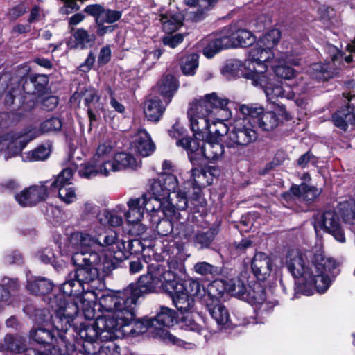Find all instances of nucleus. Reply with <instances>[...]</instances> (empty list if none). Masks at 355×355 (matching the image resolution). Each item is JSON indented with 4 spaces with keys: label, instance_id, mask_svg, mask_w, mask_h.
I'll return each instance as SVG.
<instances>
[{
    "label": "nucleus",
    "instance_id": "nucleus-1",
    "mask_svg": "<svg viewBox=\"0 0 355 355\" xmlns=\"http://www.w3.org/2000/svg\"><path fill=\"white\" fill-rule=\"evenodd\" d=\"M81 298L64 300L62 295H57L50 299L49 304L55 311L52 317L53 330L43 327L32 328L29 332V338L43 347H52L54 352L52 355H60L63 348L67 347L69 342L67 333L72 327V322L79 312L78 302Z\"/></svg>",
    "mask_w": 355,
    "mask_h": 355
},
{
    "label": "nucleus",
    "instance_id": "nucleus-2",
    "mask_svg": "<svg viewBox=\"0 0 355 355\" xmlns=\"http://www.w3.org/2000/svg\"><path fill=\"white\" fill-rule=\"evenodd\" d=\"M227 103L226 98L218 97L215 92L193 99L187 111L191 130L207 136L227 135L229 130L224 123L230 114L225 109Z\"/></svg>",
    "mask_w": 355,
    "mask_h": 355
},
{
    "label": "nucleus",
    "instance_id": "nucleus-3",
    "mask_svg": "<svg viewBox=\"0 0 355 355\" xmlns=\"http://www.w3.org/2000/svg\"><path fill=\"white\" fill-rule=\"evenodd\" d=\"M288 270L296 278H301V283L309 288L315 287L320 293H324L331 284L330 276L334 277V270L338 264L327 257L320 247L315 248L311 257V263L306 266L303 255L297 250L290 251L286 256Z\"/></svg>",
    "mask_w": 355,
    "mask_h": 355
},
{
    "label": "nucleus",
    "instance_id": "nucleus-4",
    "mask_svg": "<svg viewBox=\"0 0 355 355\" xmlns=\"http://www.w3.org/2000/svg\"><path fill=\"white\" fill-rule=\"evenodd\" d=\"M120 300L110 294L101 297L100 309L108 314L98 316L92 324H83L78 331L80 337L89 343L97 340L107 342L120 338L123 335L120 328L131 319L130 313L124 311L120 306Z\"/></svg>",
    "mask_w": 355,
    "mask_h": 355
},
{
    "label": "nucleus",
    "instance_id": "nucleus-5",
    "mask_svg": "<svg viewBox=\"0 0 355 355\" xmlns=\"http://www.w3.org/2000/svg\"><path fill=\"white\" fill-rule=\"evenodd\" d=\"M100 262L98 254H86L80 261L74 263L79 267L73 272L69 274L68 279L62 284L60 290L64 300L72 298L73 300L81 298L78 302L79 310L85 311L89 306V302L79 295L80 291L85 293H94L96 290L103 288L104 284L99 277L98 268L96 265Z\"/></svg>",
    "mask_w": 355,
    "mask_h": 355
},
{
    "label": "nucleus",
    "instance_id": "nucleus-6",
    "mask_svg": "<svg viewBox=\"0 0 355 355\" xmlns=\"http://www.w3.org/2000/svg\"><path fill=\"white\" fill-rule=\"evenodd\" d=\"M175 279V274L166 267L157 262L153 263L148 266L146 274L141 275L137 286L130 285L123 291L111 293L112 296L120 299L121 307L125 311L132 313V304H136L137 299L143 294L166 293L172 288L171 284Z\"/></svg>",
    "mask_w": 355,
    "mask_h": 355
},
{
    "label": "nucleus",
    "instance_id": "nucleus-7",
    "mask_svg": "<svg viewBox=\"0 0 355 355\" xmlns=\"http://www.w3.org/2000/svg\"><path fill=\"white\" fill-rule=\"evenodd\" d=\"M241 75L247 79L252 80L254 85L261 87L268 100L272 103H275L279 98L291 99L297 92L296 87H292L286 81L279 80L274 76L268 77L262 71L260 73L252 71Z\"/></svg>",
    "mask_w": 355,
    "mask_h": 355
},
{
    "label": "nucleus",
    "instance_id": "nucleus-8",
    "mask_svg": "<svg viewBox=\"0 0 355 355\" xmlns=\"http://www.w3.org/2000/svg\"><path fill=\"white\" fill-rule=\"evenodd\" d=\"M178 186V178L173 174H162L157 179L149 180L148 193L152 195L148 197V200H157L161 203L159 212L162 214H168L167 211L171 213L172 207L169 204L166 205V200L170 196L172 191L177 189Z\"/></svg>",
    "mask_w": 355,
    "mask_h": 355
},
{
    "label": "nucleus",
    "instance_id": "nucleus-9",
    "mask_svg": "<svg viewBox=\"0 0 355 355\" xmlns=\"http://www.w3.org/2000/svg\"><path fill=\"white\" fill-rule=\"evenodd\" d=\"M48 82V76L40 74L31 76L29 80L21 79L18 87L12 89L6 95V104L8 106L16 105L20 107L24 104L26 96L43 92Z\"/></svg>",
    "mask_w": 355,
    "mask_h": 355
},
{
    "label": "nucleus",
    "instance_id": "nucleus-10",
    "mask_svg": "<svg viewBox=\"0 0 355 355\" xmlns=\"http://www.w3.org/2000/svg\"><path fill=\"white\" fill-rule=\"evenodd\" d=\"M257 138V132L250 120L243 117L235 121L225 139V144L229 148H240L255 141Z\"/></svg>",
    "mask_w": 355,
    "mask_h": 355
},
{
    "label": "nucleus",
    "instance_id": "nucleus-11",
    "mask_svg": "<svg viewBox=\"0 0 355 355\" xmlns=\"http://www.w3.org/2000/svg\"><path fill=\"white\" fill-rule=\"evenodd\" d=\"M155 325V336L167 344L184 346L187 342L171 334L164 327L173 326L176 320V312L168 307L162 306L155 317L152 318Z\"/></svg>",
    "mask_w": 355,
    "mask_h": 355
},
{
    "label": "nucleus",
    "instance_id": "nucleus-12",
    "mask_svg": "<svg viewBox=\"0 0 355 355\" xmlns=\"http://www.w3.org/2000/svg\"><path fill=\"white\" fill-rule=\"evenodd\" d=\"M273 57L271 51L266 49L264 46H260L259 42L257 45L250 49L249 53V59L243 65L240 61H234L232 64L233 67H238L239 71L236 72V76H242V73H248L252 71L260 73L263 72L266 67L263 63L268 61Z\"/></svg>",
    "mask_w": 355,
    "mask_h": 355
},
{
    "label": "nucleus",
    "instance_id": "nucleus-13",
    "mask_svg": "<svg viewBox=\"0 0 355 355\" xmlns=\"http://www.w3.org/2000/svg\"><path fill=\"white\" fill-rule=\"evenodd\" d=\"M313 226L316 232L319 230L332 235L336 240L344 243L345 235L338 214L334 210L325 211L314 216Z\"/></svg>",
    "mask_w": 355,
    "mask_h": 355
},
{
    "label": "nucleus",
    "instance_id": "nucleus-14",
    "mask_svg": "<svg viewBox=\"0 0 355 355\" xmlns=\"http://www.w3.org/2000/svg\"><path fill=\"white\" fill-rule=\"evenodd\" d=\"M96 245V239L87 233L76 232L71 234L68 245L67 253L72 254L73 263L80 261L86 254H97L90 251V248Z\"/></svg>",
    "mask_w": 355,
    "mask_h": 355
},
{
    "label": "nucleus",
    "instance_id": "nucleus-15",
    "mask_svg": "<svg viewBox=\"0 0 355 355\" xmlns=\"http://www.w3.org/2000/svg\"><path fill=\"white\" fill-rule=\"evenodd\" d=\"M128 211L125 214L129 223H137L143 218L144 211L147 212H159L161 203L157 200H148V193L141 197L130 199L128 202Z\"/></svg>",
    "mask_w": 355,
    "mask_h": 355
},
{
    "label": "nucleus",
    "instance_id": "nucleus-16",
    "mask_svg": "<svg viewBox=\"0 0 355 355\" xmlns=\"http://www.w3.org/2000/svg\"><path fill=\"white\" fill-rule=\"evenodd\" d=\"M73 174L71 168H66L51 184L52 189H58L60 199L67 204L72 203L76 199V189L71 182Z\"/></svg>",
    "mask_w": 355,
    "mask_h": 355
},
{
    "label": "nucleus",
    "instance_id": "nucleus-17",
    "mask_svg": "<svg viewBox=\"0 0 355 355\" xmlns=\"http://www.w3.org/2000/svg\"><path fill=\"white\" fill-rule=\"evenodd\" d=\"M48 196V187L44 183H40L16 193L15 199L21 207H32L45 200Z\"/></svg>",
    "mask_w": 355,
    "mask_h": 355
},
{
    "label": "nucleus",
    "instance_id": "nucleus-18",
    "mask_svg": "<svg viewBox=\"0 0 355 355\" xmlns=\"http://www.w3.org/2000/svg\"><path fill=\"white\" fill-rule=\"evenodd\" d=\"M136 304H132V317L121 328H120V331H122L123 335L121 338H123L125 336H137L141 334H144L149 329H153V333L155 334V323L152 320V318H143L138 320H135V307Z\"/></svg>",
    "mask_w": 355,
    "mask_h": 355
},
{
    "label": "nucleus",
    "instance_id": "nucleus-19",
    "mask_svg": "<svg viewBox=\"0 0 355 355\" xmlns=\"http://www.w3.org/2000/svg\"><path fill=\"white\" fill-rule=\"evenodd\" d=\"M232 44L227 33H221L211 35L202 41L203 54L207 58H211L221 50L232 47Z\"/></svg>",
    "mask_w": 355,
    "mask_h": 355
},
{
    "label": "nucleus",
    "instance_id": "nucleus-20",
    "mask_svg": "<svg viewBox=\"0 0 355 355\" xmlns=\"http://www.w3.org/2000/svg\"><path fill=\"white\" fill-rule=\"evenodd\" d=\"M286 120L290 119V116L284 106H279L275 112H263L258 119L259 127L264 131H271L275 129L280 123V118Z\"/></svg>",
    "mask_w": 355,
    "mask_h": 355
},
{
    "label": "nucleus",
    "instance_id": "nucleus-21",
    "mask_svg": "<svg viewBox=\"0 0 355 355\" xmlns=\"http://www.w3.org/2000/svg\"><path fill=\"white\" fill-rule=\"evenodd\" d=\"M171 284L172 288L169 289L168 293L172 298L173 302L175 307L182 313L191 311L194 307V300L188 293L177 289V281L175 280Z\"/></svg>",
    "mask_w": 355,
    "mask_h": 355
},
{
    "label": "nucleus",
    "instance_id": "nucleus-22",
    "mask_svg": "<svg viewBox=\"0 0 355 355\" xmlns=\"http://www.w3.org/2000/svg\"><path fill=\"white\" fill-rule=\"evenodd\" d=\"M26 145V141L22 133H12L8 135L6 139H0V152L7 148L8 154L6 156V159H7L8 157L20 153Z\"/></svg>",
    "mask_w": 355,
    "mask_h": 355
},
{
    "label": "nucleus",
    "instance_id": "nucleus-23",
    "mask_svg": "<svg viewBox=\"0 0 355 355\" xmlns=\"http://www.w3.org/2000/svg\"><path fill=\"white\" fill-rule=\"evenodd\" d=\"M62 122L57 117H53L44 121L38 129H33L22 133L26 143L43 134L55 132L61 130Z\"/></svg>",
    "mask_w": 355,
    "mask_h": 355
},
{
    "label": "nucleus",
    "instance_id": "nucleus-24",
    "mask_svg": "<svg viewBox=\"0 0 355 355\" xmlns=\"http://www.w3.org/2000/svg\"><path fill=\"white\" fill-rule=\"evenodd\" d=\"M272 264L271 259L265 253L255 254L252 261V270L259 280H264L272 270Z\"/></svg>",
    "mask_w": 355,
    "mask_h": 355
},
{
    "label": "nucleus",
    "instance_id": "nucleus-25",
    "mask_svg": "<svg viewBox=\"0 0 355 355\" xmlns=\"http://www.w3.org/2000/svg\"><path fill=\"white\" fill-rule=\"evenodd\" d=\"M212 180L211 173L206 168H192L190 171L189 182L194 189H197L194 192V198L197 199L202 188L209 185Z\"/></svg>",
    "mask_w": 355,
    "mask_h": 355
},
{
    "label": "nucleus",
    "instance_id": "nucleus-26",
    "mask_svg": "<svg viewBox=\"0 0 355 355\" xmlns=\"http://www.w3.org/2000/svg\"><path fill=\"white\" fill-rule=\"evenodd\" d=\"M166 205L167 204L170 205V207H172L173 211L171 213H168V214H163L165 216H173L175 218L178 219L180 216H181L180 214L177 211V210H184L187 207L188 200L187 193L185 191H182L181 190L172 191L169 198L167 200H166Z\"/></svg>",
    "mask_w": 355,
    "mask_h": 355
},
{
    "label": "nucleus",
    "instance_id": "nucleus-27",
    "mask_svg": "<svg viewBox=\"0 0 355 355\" xmlns=\"http://www.w3.org/2000/svg\"><path fill=\"white\" fill-rule=\"evenodd\" d=\"M224 154V146L215 139H207L201 142L200 155L210 161L218 160Z\"/></svg>",
    "mask_w": 355,
    "mask_h": 355
},
{
    "label": "nucleus",
    "instance_id": "nucleus-28",
    "mask_svg": "<svg viewBox=\"0 0 355 355\" xmlns=\"http://www.w3.org/2000/svg\"><path fill=\"white\" fill-rule=\"evenodd\" d=\"M166 109L160 99L152 98L147 99L143 105L144 114L147 119L150 121L157 122L159 121Z\"/></svg>",
    "mask_w": 355,
    "mask_h": 355
},
{
    "label": "nucleus",
    "instance_id": "nucleus-29",
    "mask_svg": "<svg viewBox=\"0 0 355 355\" xmlns=\"http://www.w3.org/2000/svg\"><path fill=\"white\" fill-rule=\"evenodd\" d=\"M133 147L135 151L144 157L148 156L155 150V145L145 130L138 131Z\"/></svg>",
    "mask_w": 355,
    "mask_h": 355
},
{
    "label": "nucleus",
    "instance_id": "nucleus-30",
    "mask_svg": "<svg viewBox=\"0 0 355 355\" xmlns=\"http://www.w3.org/2000/svg\"><path fill=\"white\" fill-rule=\"evenodd\" d=\"M193 132L195 138L184 137L176 141V144L178 146H182L184 149L187 150L191 161L195 159L196 157H193V156L190 155V153H196V155H200L201 142L202 141H205L204 137L205 136H207L206 135H202V133H197L196 132Z\"/></svg>",
    "mask_w": 355,
    "mask_h": 355
},
{
    "label": "nucleus",
    "instance_id": "nucleus-31",
    "mask_svg": "<svg viewBox=\"0 0 355 355\" xmlns=\"http://www.w3.org/2000/svg\"><path fill=\"white\" fill-rule=\"evenodd\" d=\"M26 348V339L19 335L12 336L7 334L3 340L0 342V351H10L12 352L21 353Z\"/></svg>",
    "mask_w": 355,
    "mask_h": 355
},
{
    "label": "nucleus",
    "instance_id": "nucleus-32",
    "mask_svg": "<svg viewBox=\"0 0 355 355\" xmlns=\"http://www.w3.org/2000/svg\"><path fill=\"white\" fill-rule=\"evenodd\" d=\"M207 309L218 325H225L230 321V315L227 309L220 302H208Z\"/></svg>",
    "mask_w": 355,
    "mask_h": 355
},
{
    "label": "nucleus",
    "instance_id": "nucleus-33",
    "mask_svg": "<svg viewBox=\"0 0 355 355\" xmlns=\"http://www.w3.org/2000/svg\"><path fill=\"white\" fill-rule=\"evenodd\" d=\"M53 283L51 280L38 277L33 280L28 281L27 289L35 295H46L49 293L53 288Z\"/></svg>",
    "mask_w": 355,
    "mask_h": 355
},
{
    "label": "nucleus",
    "instance_id": "nucleus-34",
    "mask_svg": "<svg viewBox=\"0 0 355 355\" xmlns=\"http://www.w3.org/2000/svg\"><path fill=\"white\" fill-rule=\"evenodd\" d=\"M225 291H227V284L221 279H216L210 283L205 293V301L220 302L219 299L222 297Z\"/></svg>",
    "mask_w": 355,
    "mask_h": 355
},
{
    "label": "nucleus",
    "instance_id": "nucleus-35",
    "mask_svg": "<svg viewBox=\"0 0 355 355\" xmlns=\"http://www.w3.org/2000/svg\"><path fill=\"white\" fill-rule=\"evenodd\" d=\"M230 40L233 43L232 47H246L255 42V37L248 30L239 29L230 35Z\"/></svg>",
    "mask_w": 355,
    "mask_h": 355
},
{
    "label": "nucleus",
    "instance_id": "nucleus-36",
    "mask_svg": "<svg viewBox=\"0 0 355 355\" xmlns=\"http://www.w3.org/2000/svg\"><path fill=\"white\" fill-rule=\"evenodd\" d=\"M175 222L172 234L173 236L181 240H187L191 238L194 232L193 225L181 216H180L178 219L175 218Z\"/></svg>",
    "mask_w": 355,
    "mask_h": 355
},
{
    "label": "nucleus",
    "instance_id": "nucleus-37",
    "mask_svg": "<svg viewBox=\"0 0 355 355\" xmlns=\"http://www.w3.org/2000/svg\"><path fill=\"white\" fill-rule=\"evenodd\" d=\"M157 86L161 95L168 98L167 103L171 101V98L178 87L176 79L171 75H167L162 78L159 81Z\"/></svg>",
    "mask_w": 355,
    "mask_h": 355
},
{
    "label": "nucleus",
    "instance_id": "nucleus-38",
    "mask_svg": "<svg viewBox=\"0 0 355 355\" xmlns=\"http://www.w3.org/2000/svg\"><path fill=\"white\" fill-rule=\"evenodd\" d=\"M265 291L263 286L257 282L248 286V290L244 295V301L255 306L258 303H261L265 300Z\"/></svg>",
    "mask_w": 355,
    "mask_h": 355
},
{
    "label": "nucleus",
    "instance_id": "nucleus-39",
    "mask_svg": "<svg viewBox=\"0 0 355 355\" xmlns=\"http://www.w3.org/2000/svg\"><path fill=\"white\" fill-rule=\"evenodd\" d=\"M177 289H179V292L184 291L188 293L192 297L193 296L205 297V290L198 281L189 279L184 281L182 283L177 282Z\"/></svg>",
    "mask_w": 355,
    "mask_h": 355
},
{
    "label": "nucleus",
    "instance_id": "nucleus-40",
    "mask_svg": "<svg viewBox=\"0 0 355 355\" xmlns=\"http://www.w3.org/2000/svg\"><path fill=\"white\" fill-rule=\"evenodd\" d=\"M291 191L294 196L302 198L307 201L313 200L320 194V189L313 187H309L305 184L292 187Z\"/></svg>",
    "mask_w": 355,
    "mask_h": 355
},
{
    "label": "nucleus",
    "instance_id": "nucleus-41",
    "mask_svg": "<svg viewBox=\"0 0 355 355\" xmlns=\"http://www.w3.org/2000/svg\"><path fill=\"white\" fill-rule=\"evenodd\" d=\"M182 15L179 13L161 15L163 30L167 33L174 32L182 26Z\"/></svg>",
    "mask_w": 355,
    "mask_h": 355
},
{
    "label": "nucleus",
    "instance_id": "nucleus-42",
    "mask_svg": "<svg viewBox=\"0 0 355 355\" xmlns=\"http://www.w3.org/2000/svg\"><path fill=\"white\" fill-rule=\"evenodd\" d=\"M309 73L313 78L318 80H327L332 77L334 73L329 64L322 65L320 63L313 64L309 68Z\"/></svg>",
    "mask_w": 355,
    "mask_h": 355
},
{
    "label": "nucleus",
    "instance_id": "nucleus-43",
    "mask_svg": "<svg viewBox=\"0 0 355 355\" xmlns=\"http://www.w3.org/2000/svg\"><path fill=\"white\" fill-rule=\"evenodd\" d=\"M227 284V291L232 295L241 298L244 300V295H246L248 286L245 284V282L241 279L235 281L230 280Z\"/></svg>",
    "mask_w": 355,
    "mask_h": 355
},
{
    "label": "nucleus",
    "instance_id": "nucleus-44",
    "mask_svg": "<svg viewBox=\"0 0 355 355\" xmlns=\"http://www.w3.org/2000/svg\"><path fill=\"white\" fill-rule=\"evenodd\" d=\"M202 320L198 314H187L182 318L180 323L182 327L185 329L202 334L204 327L199 323Z\"/></svg>",
    "mask_w": 355,
    "mask_h": 355
},
{
    "label": "nucleus",
    "instance_id": "nucleus-45",
    "mask_svg": "<svg viewBox=\"0 0 355 355\" xmlns=\"http://www.w3.org/2000/svg\"><path fill=\"white\" fill-rule=\"evenodd\" d=\"M51 151V144L47 143L46 144H42L38 146L35 149L29 151L25 159L30 162L44 160L48 158Z\"/></svg>",
    "mask_w": 355,
    "mask_h": 355
},
{
    "label": "nucleus",
    "instance_id": "nucleus-46",
    "mask_svg": "<svg viewBox=\"0 0 355 355\" xmlns=\"http://www.w3.org/2000/svg\"><path fill=\"white\" fill-rule=\"evenodd\" d=\"M199 56L196 53H192L185 56L181 62V69L186 76H193L198 67Z\"/></svg>",
    "mask_w": 355,
    "mask_h": 355
},
{
    "label": "nucleus",
    "instance_id": "nucleus-47",
    "mask_svg": "<svg viewBox=\"0 0 355 355\" xmlns=\"http://www.w3.org/2000/svg\"><path fill=\"white\" fill-rule=\"evenodd\" d=\"M280 37L281 33L278 29L270 30L259 40V45L272 51V49L278 43Z\"/></svg>",
    "mask_w": 355,
    "mask_h": 355
},
{
    "label": "nucleus",
    "instance_id": "nucleus-48",
    "mask_svg": "<svg viewBox=\"0 0 355 355\" xmlns=\"http://www.w3.org/2000/svg\"><path fill=\"white\" fill-rule=\"evenodd\" d=\"M78 174L80 177L87 179L100 175L98 162L92 157L88 162L82 164L78 170Z\"/></svg>",
    "mask_w": 355,
    "mask_h": 355
},
{
    "label": "nucleus",
    "instance_id": "nucleus-49",
    "mask_svg": "<svg viewBox=\"0 0 355 355\" xmlns=\"http://www.w3.org/2000/svg\"><path fill=\"white\" fill-rule=\"evenodd\" d=\"M339 209L345 223L355 225V202L353 200L340 203Z\"/></svg>",
    "mask_w": 355,
    "mask_h": 355
},
{
    "label": "nucleus",
    "instance_id": "nucleus-50",
    "mask_svg": "<svg viewBox=\"0 0 355 355\" xmlns=\"http://www.w3.org/2000/svg\"><path fill=\"white\" fill-rule=\"evenodd\" d=\"M114 163L116 164L118 171L123 170L128 168H132L136 164L135 157L124 152H121L115 154L114 156Z\"/></svg>",
    "mask_w": 355,
    "mask_h": 355
},
{
    "label": "nucleus",
    "instance_id": "nucleus-51",
    "mask_svg": "<svg viewBox=\"0 0 355 355\" xmlns=\"http://www.w3.org/2000/svg\"><path fill=\"white\" fill-rule=\"evenodd\" d=\"M240 112L250 119V118L259 119L263 112V107L257 104H242L239 105Z\"/></svg>",
    "mask_w": 355,
    "mask_h": 355
},
{
    "label": "nucleus",
    "instance_id": "nucleus-52",
    "mask_svg": "<svg viewBox=\"0 0 355 355\" xmlns=\"http://www.w3.org/2000/svg\"><path fill=\"white\" fill-rule=\"evenodd\" d=\"M168 217L170 219H162L157 224L156 231L160 236H166L173 234L175 219L173 216Z\"/></svg>",
    "mask_w": 355,
    "mask_h": 355
},
{
    "label": "nucleus",
    "instance_id": "nucleus-53",
    "mask_svg": "<svg viewBox=\"0 0 355 355\" xmlns=\"http://www.w3.org/2000/svg\"><path fill=\"white\" fill-rule=\"evenodd\" d=\"M113 148L114 146L111 141H105L100 143L93 158L96 161L110 158V155L113 151Z\"/></svg>",
    "mask_w": 355,
    "mask_h": 355
},
{
    "label": "nucleus",
    "instance_id": "nucleus-54",
    "mask_svg": "<svg viewBox=\"0 0 355 355\" xmlns=\"http://www.w3.org/2000/svg\"><path fill=\"white\" fill-rule=\"evenodd\" d=\"M98 220L102 225L108 224L112 227H119L123 223V218L121 216L109 211L98 214Z\"/></svg>",
    "mask_w": 355,
    "mask_h": 355
},
{
    "label": "nucleus",
    "instance_id": "nucleus-55",
    "mask_svg": "<svg viewBox=\"0 0 355 355\" xmlns=\"http://www.w3.org/2000/svg\"><path fill=\"white\" fill-rule=\"evenodd\" d=\"M98 168L100 175L103 176H108L112 172L119 171L116 164L114 163L115 160L114 157L108 159L98 160Z\"/></svg>",
    "mask_w": 355,
    "mask_h": 355
},
{
    "label": "nucleus",
    "instance_id": "nucleus-56",
    "mask_svg": "<svg viewBox=\"0 0 355 355\" xmlns=\"http://www.w3.org/2000/svg\"><path fill=\"white\" fill-rule=\"evenodd\" d=\"M76 44L82 47L94 42L96 37L94 34H89L83 28L77 29L73 34Z\"/></svg>",
    "mask_w": 355,
    "mask_h": 355
},
{
    "label": "nucleus",
    "instance_id": "nucleus-57",
    "mask_svg": "<svg viewBox=\"0 0 355 355\" xmlns=\"http://www.w3.org/2000/svg\"><path fill=\"white\" fill-rule=\"evenodd\" d=\"M215 235V230L209 229L206 232H198L196 235L195 241L197 244L200 245V248L208 247L214 240Z\"/></svg>",
    "mask_w": 355,
    "mask_h": 355
},
{
    "label": "nucleus",
    "instance_id": "nucleus-58",
    "mask_svg": "<svg viewBox=\"0 0 355 355\" xmlns=\"http://www.w3.org/2000/svg\"><path fill=\"white\" fill-rule=\"evenodd\" d=\"M194 271L201 275H215L218 273V267L207 262H198L193 267Z\"/></svg>",
    "mask_w": 355,
    "mask_h": 355
},
{
    "label": "nucleus",
    "instance_id": "nucleus-59",
    "mask_svg": "<svg viewBox=\"0 0 355 355\" xmlns=\"http://www.w3.org/2000/svg\"><path fill=\"white\" fill-rule=\"evenodd\" d=\"M277 302L266 301V299L254 306V311L258 318H263L270 313L277 305Z\"/></svg>",
    "mask_w": 355,
    "mask_h": 355
},
{
    "label": "nucleus",
    "instance_id": "nucleus-60",
    "mask_svg": "<svg viewBox=\"0 0 355 355\" xmlns=\"http://www.w3.org/2000/svg\"><path fill=\"white\" fill-rule=\"evenodd\" d=\"M274 72L277 77L285 80H291L295 76L294 69L285 64L276 66L274 69Z\"/></svg>",
    "mask_w": 355,
    "mask_h": 355
},
{
    "label": "nucleus",
    "instance_id": "nucleus-61",
    "mask_svg": "<svg viewBox=\"0 0 355 355\" xmlns=\"http://www.w3.org/2000/svg\"><path fill=\"white\" fill-rule=\"evenodd\" d=\"M26 311L31 313V317L37 323H44L47 321L46 317L49 316V311L46 309H33L31 306H27Z\"/></svg>",
    "mask_w": 355,
    "mask_h": 355
},
{
    "label": "nucleus",
    "instance_id": "nucleus-62",
    "mask_svg": "<svg viewBox=\"0 0 355 355\" xmlns=\"http://www.w3.org/2000/svg\"><path fill=\"white\" fill-rule=\"evenodd\" d=\"M121 15L120 11L104 8L101 15V20L107 24H112L117 21Z\"/></svg>",
    "mask_w": 355,
    "mask_h": 355
},
{
    "label": "nucleus",
    "instance_id": "nucleus-63",
    "mask_svg": "<svg viewBox=\"0 0 355 355\" xmlns=\"http://www.w3.org/2000/svg\"><path fill=\"white\" fill-rule=\"evenodd\" d=\"M103 6L100 4H92L87 6L84 9V12L89 15L95 17L96 23H98L102 21L101 15L103 12Z\"/></svg>",
    "mask_w": 355,
    "mask_h": 355
},
{
    "label": "nucleus",
    "instance_id": "nucleus-64",
    "mask_svg": "<svg viewBox=\"0 0 355 355\" xmlns=\"http://www.w3.org/2000/svg\"><path fill=\"white\" fill-rule=\"evenodd\" d=\"M161 55L162 51L159 49H157L154 51H145L142 62L146 64L148 68H150L157 61Z\"/></svg>",
    "mask_w": 355,
    "mask_h": 355
}]
</instances>
